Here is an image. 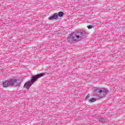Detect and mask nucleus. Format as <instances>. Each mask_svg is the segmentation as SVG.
<instances>
[{
    "label": "nucleus",
    "mask_w": 125,
    "mask_h": 125,
    "mask_svg": "<svg viewBox=\"0 0 125 125\" xmlns=\"http://www.w3.org/2000/svg\"><path fill=\"white\" fill-rule=\"evenodd\" d=\"M85 35H86L85 31H76L69 35L67 41L68 42H79L83 40V38L85 37Z\"/></svg>",
    "instance_id": "nucleus-1"
},
{
    "label": "nucleus",
    "mask_w": 125,
    "mask_h": 125,
    "mask_svg": "<svg viewBox=\"0 0 125 125\" xmlns=\"http://www.w3.org/2000/svg\"><path fill=\"white\" fill-rule=\"evenodd\" d=\"M44 75V74L43 73H41L33 76L31 81H28L24 84V87L29 88V87H31L32 86V83H34L35 82H37L38 79L42 78V77H43Z\"/></svg>",
    "instance_id": "nucleus-2"
},
{
    "label": "nucleus",
    "mask_w": 125,
    "mask_h": 125,
    "mask_svg": "<svg viewBox=\"0 0 125 125\" xmlns=\"http://www.w3.org/2000/svg\"><path fill=\"white\" fill-rule=\"evenodd\" d=\"M64 15V13L63 12H60L58 13H55L52 16L49 17L48 18L49 20H54V19H57L58 16L59 17H62Z\"/></svg>",
    "instance_id": "nucleus-3"
},
{
    "label": "nucleus",
    "mask_w": 125,
    "mask_h": 125,
    "mask_svg": "<svg viewBox=\"0 0 125 125\" xmlns=\"http://www.w3.org/2000/svg\"><path fill=\"white\" fill-rule=\"evenodd\" d=\"M9 86H17L18 85L17 79H11L8 81Z\"/></svg>",
    "instance_id": "nucleus-4"
},
{
    "label": "nucleus",
    "mask_w": 125,
    "mask_h": 125,
    "mask_svg": "<svg viewBox=\"0 0 125 125\" xmlns=\"http://www.w3.org/2000/svg\"><path fill=\"white\" fill-rule=\"evenodd\" d=\"M98 92H99L100 94L103 95V96H105V95H106V94H107V93L108 92V90H107L106 89H98Z\"/></svg>",
    "instance_id": "nucleus-5"
},
{
    "label": "nucleus",
    "mask_w": 125,
    "mask_h": 125,
    "mask_svg": "<svg viewBox=\"0 0 125 125\" xmlns=\"http://www.w3.org/2000/svg\"><path fill=\"white\" fill-rule=\"evenodd\" d=\"M3 87H8L9 86V83L8 81H5L3 83Z\"/></svg>",
    "instance_id": "nucleus-6"
},
{
    "label": "nucleus",
    "mask_w": 125,
    "mask_h": 125,
    "mask_svg": "<svg viewBox=\"0 0 125 125\" xmlns=\"http://www.w3.org/2000/svg\"><path fill=\"white\" fill-rule=\"evenodd\" d=\"M95 101H96V99L94 98H91L88 100V102H89V103H92V102H95Z\"/></svg>",
    "instance_id": "nucleus-7"
},
{
    "label": "nucleus",
    "mask_w": 125,
    "mask_h": 125,
    "mask_svg": "<svg viewBox=\"0 0 125 125\" xmlns=\"http://www.w3.org/2000/svg\"><path fill=\"white\" fill-rule=\"evenodd\" d=\"M105 121H106V118L101 117L99 119V122L100 123H103V122H105Z\"/></svg>",
    "instance_id": "nucleus-8"
},
{
    "label": "nucleus",
    "mask_w": 125,
    "mask_h": 125,
    "mask_svg": "<svg viewBox=\"0 0 125 125\" xmlns=\"http://www.w3.org/2000/svg\"><path fill=\"white\" fill-rule=\"evenodd\" d=\"M93 27V26H92V25H89V26H87V28L88 29H92V28Z\"/></svg>",
    "instance_id": "nucleus-9"
},
{
    "label": "nucleus",
    "mask_w": 125,
    "mask_h": 125,
    "mask_svg": "<svg viewBox=\"0 0 125 125\" xmlns=\"http://www.w3.org/2000/svg\"><path fill=\"white\" fill-rule=\"evenodd\" d=\"M88 98H89V94H88L86 97L85 100H89Z\"/></svg>",
    "instance_id": "nucleus-10"
}]
</instances>
